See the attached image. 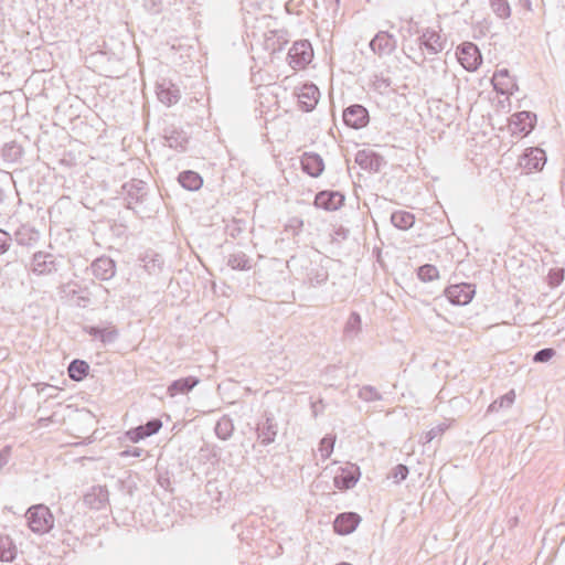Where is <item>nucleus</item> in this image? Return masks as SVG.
<instances>
[{
	"label": "nucleus",
	"mask_w": 565,
	"mask_h": 565,
	"mask_svg": "<svg viewBox=\"0 0 565 565\" xmlns=\"http://www.w3.org/2000/svg\"><path fill=\"white\" fill-rule=\"evenodd\" d=\"M26 520L32 532L47 533L54 525V516L50 509L43 504L33 505L26 511Z\"/></svg>",
	"instance_id": "nucleus-1"
},
{
	"label": "nucleus",
	"mask_w": 565,
	"mask_h": 565,
	"mask_svg": "<svg viewBox=\"0 0 565 565\" xmlns=\"http://www.w3.org/2000/svg\"><path fill=\"white\" fill-rule=\"evenodd\" d=\"M313 58V50L308 40H300L292 44L288 52L289 65L294 70L305 68Z\"/></svg>",
	"instance_id": "nucleus-2"
},
{
	"label": "nucleus",
	"mask_w": 565,
	"mask_h": 565,
	"mask_svg": "<svg viewBox=\"0 0 565 565\" xmlns=\"http://www.w3.org/2000/svg\"><path fill=\"white\" fill-rule=\"evenodd\" d=\"M456 56L460 65L469 71H476L482 62L478 46L472 42H465L457 47Z\"/></svg>",
	"instance_id": "nucleus-3"
},
{
	"label": "nucleus",
	"mask_w": 565,
	"mask_h": 565,
	"mask_svg": "<svg viewBox=\"0 0 565 565\" xmlns=\"http://www.w3.org/2000/svg\"><path fill=\"white\" fill-rule=\"evenodd\" d=\"M476 294V287L472 284L461 282L450 285L445 289V296L452 305H468Z\"/></svg>",
	"instance_id": "nucleus-4"
},
{
	"label": "nucleus",
	"mask_w": 565,
	"mask_h": 565,
	"mask_svg": "<svg viewBox=\"0 0 565 565\" xmlns=\"http://www.w3.org/2000/svg\"><path fill=\"white\" fill-rule=\"evenodd\" d=\"M122 191L126 194L125 201L127 209L134 210L136 205L141 203L147 195L146 182L138 179H132L122 185Z\"/></svg>",
	"instance_id": "nucleus-5"
},
{
	"label": "nucleus",
	"mask_w": 565,
	"mask_h": 565,
	"mask_svg": "<svg viewBox=\"0 0 565 565\" xmlns=\"http://www.w3.org/2000/svg\"><path fill=\"white\" fill-rule=\"evenodd\" d=\"M369 119V111L362 105H351L343 110V121L348 127L360 129L367 125Z\"/></svg>",
	"instance_id": "nucleus-6"
},
{
	"label": "nucleus",
	"mask_w": 565,
	"mask_h": 565,
	"mask_svg": "<svg viewBox=\"0 0 565 565\" xmlns=\"http://www.w3.org/2000/svg\"><path fill=\"white\" fill-rule=\"evenodd\" d=\"M536 115L531 111H519L510 118V130L513 135L526 136L534 127Z\"/></svg>",
	"instance_id": "nucleus-7"
},
{
	"label": "nucleus",
	"mask_w": 565,
	"mask_h": 565,
	"mask_svg": "<svg viewBox=\"0 0 565 565\" xmlns=\"http://www.w3.org/2000/svg\"><path fill=\"white\" fill-rule=\"evenodd\" d=\"M396 39L386 31H380L370 42V49L379 56L390 55L396 49Z\"/></svg>",
	"instance_id": "nucleus-8"
},
{
	"label": "nucleus",
	"mask_w": 565,
	"mask_h": 565,
	"mask_svg": "<svg viewBox=\"0 0 565 565\" xmlns=\"http://www.w3.org/2000/svg\"><path fill=\"white\" fill-rule=\"evenodd\" d=\"M299 108L303 111H311L318 104L320 92L315 84H305L297 93Z\"/></svg>",
	"instance_id": "nucleus-9"
},
{
	"label": "nucleus",
	"mask_w": 565,
	"mask_h": 565,
	"mask_svg": "<svg viewBox=\"0 0 565 565\" xmlns=\"http://www.w3.org/2000/svg\"><path fill=\"white\" fill-rule=\"evenodd\" d=\"M355 162L363 170L372 172H379L385 164L383 157L369 149L359 150L355 154Z\"/></svg>",
	"instance_id": "nucleus-10"
},
{
	"label": "nucleus",
	"mask_w": 565,
	"mask_h": 565,
	"mask_svg": "<svg viewBox=\"0 0 565 565\" xmlns=\"http://www.w3.org/2000/svg\"><path fill=\"white\" fill-rule=\"evenodd\" d=\"M86 507L93 510H102L109 502V493L105 486L93 487L83 498Z\"/></svg>",
	"instance_id": "nucleus-11"
},
{
	"label": "nucleus",
	"mask_w": 565,
	"mask_h": 565,
	"mask_svg": "<svg viewBox=\"0 0 565 565\" xmlns=\"http://www.w3.org/2000/svg\"><path fill=\"white\" fill-rule=\"evenodd\" d=\"M361 522V518L354 512H344L337 515L333 522L334 532L340 535L352 533Z\"/></svg>",
	"instance_id": "nucleus-12"
},
{
	"label": "nucleus",
	"mask_w": 565,
	"mask_h": 565,
	"mask_svg": "<svg viewBox=\"0 0 565 565\" xmlns=\"http://www.w3.org/2000/svg\"><path fill=\"white\" fill-rule=\"evenodd\" d=\"M344 196L337 191H321L315 198V205L327 211H335L342 206Z\"/></svg>",
	"instance_id": "nucleus-13"
},
{
	"label": "nucleus",
	"mask_w": 565,
	"mask_h": 565,
	"mask_svg": "<svg viewBox=\"0 0 565 565\" xmlns=\"http://www.w3.org/2000/svg\"><path fill=\"white\" fill-rule=\"evenodd\" d=\"M56 263L53 254L38 252L33 255L32 270L38 275H49L56 271Z\"/></svg>",
	"instance_id": "nucleus-14"
},
{
	"label": "nucleus",
	"mask_w": 565,
	"mask_h": 565,
	"mask_svg": "<svg viewBox=\"0 0 565 565\" xmlns=\"http://www.w3.org/2000/svg\"><path fill=\"white\" fill-rule=\"evenodd\" d=\"M426 77L433 85L441 84L448 76V68L446 61L439 58H431L425 66Z\"/></svg>",
	"instance_id": "nucleus-15"
},
{
	"label": "nucleus",
	"mask_w": 565,
	"mask_h": 565,
	"mask_svg": "<svg viewBox=\"0 0 565 565\" xmlns=\"http://www.w3.org/2000/svg\"><path fill=\"white\" fill-rule=\"evenodd\" d=\"M278 433V426L271 415L266 414L265 420L257 425V437L260 444L268 446L274 443Z\"/></svg>",
	"instance_id": "nucleus-16"
},
{
	"label": "nucleus",
	"mask_w": 565,
	"mask_h": 565,
	"mask_svg": "<svg viewBox=\"0 0 565 565\" xmlns=\"http://www.w3.org/2000/svg\"><path fill=\"white\" fill-rule=\"evenodd\" d=\"M301 169L312 178L319 177L324 170V162L321 156L313 152H305L300 158Z\"/></svg>",
	"instance_id": "nucleus-17"
},
{
	"label": "nucleus",
	"mask_w": 565,
	"mask_h": 565,
	"mask_svg": "<svg viewBox=\"0 0 565 565\" xmlns=\"http://www.w3.org/2000/svg\"><path fill=\"white\" fill-rule=\"evenodd\" d=\"M93 275L100 280H109L116 274L115 262L106 256L99 257L92 263Z\"/></svg>",
	"instance_id": "nucleus-18"
},
{
	"label": "nucleus",
	"mask_w": 565,
	"mask_h": 565,
	"mask_svg": "<svg viewBox=\"0 0 565 565\" xmlns=\"http://www.w3.org/2000/svg\"><path fill=\"white\" fill-rule=\"evenodd\" d=\"M546 162L545 151L540 148H530L521 159V166L527 170H541Z\"/></svg>",
	"instance_id": "nucleus-19"
},
{
	"label": "nucleus",
	"mask_w": 565,
	"mask_h": 565,
	"mask_svg": "<svg viewBox=\"0 0 565 565\" xmlns=\"http://www.w3.org/2000/svg\"><path fill=\"white\" fill-rule=\"evenodd\" d=\"M423 45L429 53L437 54L444 50V41L438 32L427 29L419 38Z\"/></svg>",
	"instance_id": "nucleus-20"
},
{
	"label": "nucleus",
	"mask_w": 565,
	"mask_h": 565,
	"mask_svg": "<svg viewBox=\"0 0 565 565\" xmlns=\"http://www.w3.org/2000/svg\"><path fill=\"white\" fill-rule=\"evenodd\" d=\"M164 131V139L168 147L178 151H184L186 149L189 137L184 131L175 128H167Z\"/></svg>",
	"instance_id": "nucleus-21"
},
{
	"label": "nucleus",
	"mask_w": 565,
	"mask_h": 565,
	"mask_svg": "<svg viewBox=\"0 0 565 565\" xmlns=\"http://www.w3.org/2000/svg\"><path fill=\"white\" fill-rule=\"evenodd\" d=\"M199 382L200 380L195 376H188L175 380L168 386V394L171 397L175 396L177 394H186L192 391L199 384Z\"/></svg>",
	"instance_id": "nucleus-22"
},
{
	"label": "nucleus",
	"mask_w": 565,
	"mask_h": 565,
	"mask_svg": "<svg viewBox=\"0 0 565 565\" xmlns=\"http://www.w3.org/2000/svg\"><path fill=\"white\" fill-rule=\"evenodd\" d=\"M18 547L10 535L0 532V561L11 563L15 559Z\"/></svg>",
	"instance_id": "nucleus-23"
},
{
	"label": "nucleus",
	"mask_w": 565,
	"mask_h": 565,
	"mask_svg": "<svg viewBox=\"0 0 565 565\" xmlns=\"http://www.w3.org/2000/svg\"><path fill=\"white\" fill-rule=\"evenodd\" d=\"M157 96L162 104L171 106L179 102L180 90L173 84H160L157 87Z\"/></svg>",
	"instance_id": "nucleus-24"
},
{
	"label": "nucleus",
	"mask_w": 565,
	"mask_h": 565,
	"mask_svg": "<svg viewBox=\"0 0 565 565\" xmlns=\"http://www.w3.org/2000/svg\"><path fill=\"white\" fill-rule=\"evenodd\" d=\"M179 183L189 191H196L203 184V179L198 172L192 170L183 171L179 174Z\"/></svg>",
	"instance_id": "nucleus-25"
},
{
	"label": "nucleus",
	"mask_w": 565,
	"mask_h": 565,
	"mask_svg": "<svg viewBox=\"0 0 565 565\" xmlns=\"http://www.w3.org/2000/svg\"><path fill=\"white\" fill-rule=\"evenodd\" d=\"M227 265L235 270H248L252 259L243 250H234L227 257Z\"/></svg>",
	"instance_id": "nucleus-26"
},
{
	"label": "nucleus",
	"mask_w": 565,
	"mask_h": 565,
	"mask_svg": "<svg viewBox=\"0 0 565 565\" xmlns=\"http://www.w3.org/2000/svg\"><path fill=\"white\" fill-rule=\"evenodd\" d=\"M85 331L95 338H99L103 343H111L118 337V331L115 328H99V327H86Z\"/></svg>",
	"instance_id": "nucleus-27"
},
{
	"label": "nucleus",
	"mask_w": 565,
	"mask_h": 565,
	"mask_svg": "<svg viewBox=\"0 0 565 565\" xmlns=\"http://www.w3.org/2000/svg\"><path fill=\"white\" fill-rule=\"evenodd\" d=\"M391 222L396 228L406 231L414 225L415 216L407 211H396L392 213Z\"/></svg>",
	"instance_id": "nucleus-28"
},
{
	"label": "nucleus",
	"mask_w": 565,
	"mask_h": 565,
	"mask_svg": "<svg viewBox=\"0 0 565 565\" xmlns=\"http://www.w3.org/2000/svg\"><path fill=\"white\" fill-rule=\"evenodd\" d=\"M39 238H40V233L38 231H35L34 228H31L25 225L21 226L15 232V241L20 245H24V246L32 245V244L36 243L39 241Z\"/></svg>",
	"instance_id": "nucleus-29"
},
{
	"label": "nucleus",
	"mask_w": 565,
	"mask_h": 565,
	"mask_svg": "<svg viewBox=\"0 0 565 565\" xmlns=\"http://www.w3.org/2000/svg\"><path fill=\"white\" fill-rule=\"evenodd\" d=\"M23 148L15 141L4 143L2 148V158L4 161L13 163L22 158Z\"/></svg>",
	"instance_id": "nucleus-30"
},
{
	"label": "nucleus",
	"mask_w": 565,
	"mask_h": 565,
	"mask_svg": "<svg viewBox=\"0 0 565 565\" xmlns=\"http://www.w3.org/2000/svg\"><path fill=\"white\" fill-rule=\"evenodd\" d=\"M89 365L83 360H73L68 365V376L74 381H82L88 373Z\"/></svg>",
	"instance_id": "nucleus-31"
},
{
	"label": "nucleus",
	"mask_w": 565,
	"mask_h": 565,
	"mask_svg": "<svg viewBox=\"0 0 565 565\" xmlns=\"http://www.w3.org/2000/svg\"><path fill=\"white\" fill-rule=\"evenodd\" d=\"M215 434L220 439L227 440L234 431L233 420L228 416L221 417L215 425Z\"/></svg>",
	"instance_id": "nucleus-32"
},
{
	"label": "nucleus",
	"mask_w": 565,
	"mask_h": 565,
	"mask_svg": "<svg viewBox=\"0 0 565 565\" xmlns=\"http://www.w3.org/2000/svg\"><path fill=\"white\" fill-rule=\"evenodd\" d=\"M307 276L309 285L311 287H318L328 280L329 273L323 266L317 265L309 270Z\"/></svg>",
	"instance_id": "nucleus-33"
},
{
	"label": "nucleus",
	"mask_w": 565,
	"mask_h": 565,
	"mask_svg": "<svg viewBox=\"0 0 565 565\" xmlns=\"http://www.w3.org/2000/svg\"><path fill=\"white\" fill-rule=\"evenodd\" d=\"M359 480V476L353 471H342L341 475L334 477V486L340 490L353 488Z\"/></svg>",
	"instance_id": "nucleus-34"
},
{
	"label": "nucleus",
	"mask_w": 565,
	"mask_h": 565,
	"mask_svg": "<svg viewBox=\"0 0 565 565\" xmlns=\"http://www.w3.org/2000/svg\"><path fill=\"white\" fill-rule=\"evenodd\" d=\"M514 399L515 393L512 390L504 394L503 396H501L500 398L493 401L488 407V413H494L499 412L503 407H510L514 403Z\"/></svg>",
	"instance_id": "nucleus-35"
},
{
	"label": "nucleus",
	"mask_w": 565,
	"mask_h": 565,
	"mask_svg": "<svg viewBox=\"0 0 565 565\" xmlns=\"http://www.w3.org/2000/svg\"><path fill=\"white\" fill-rule=\"evenodd\" d=\"M493 13L500 19H508L511 15V7L508 0H490Z\"/></svg>",
	"instance_id": "nucleus-36"
},
{
	"label": "nucleus",
	"mask_w": 565,
	"mask_h": 565,
	"mask_svg": "<svg viewBox=\"0 0 565 565\" xmlns=\"http://www.w3.org/2000/svg\"><path fill=\"white\" fill-rule=\"evenodd\" d=\"M417 276L422 281L428 282V281L438 279L439 271L436 266L430 265V264H425L418 268Z\"/></svg>",
	"instance_id": "nucleus-37"
},
{
	"label": "nucleus",
	"mask_w": 565,
	"mask_h": 565,
	"mask_svg": "<svg viewBox=\"0 0 565 565\" xmlns=\"http://www.w3.org/2000/svg\"><path fill=\"white\" fill-rule=\"evenodd\" d=\"M358 396L364 402H375L383 399L382 394L374 386L371 385L362 386L359 390Z\"/></svg>",
	"instance_id": "nucleus-38"
},
{
	"label": "nucleus",
	"mask_w": 565,
	"mask_h": 565,
	"mask_svg": "<svg viewBox=\"0 0 565 565\" xmlns=\"http://www.w3.org/2000/svg\"><path fill=\"white\" fill-rule=\"evenodd\" d=\"M270 35L266 36L265 40V47L268 51H271V53H275L277 51L282 50V45L286 43V41L281 42L280 36L278 35L277 31H270Z\"/></svg>",
	"instance_id": "nucleus-39"
},
{
	"label": "nucleus",
	"mask_w": 565,
	"mask_h": 565,
	"mask_svg": "<svg viewBox=\"0 0 565 565\" xmlns=\"http://www.w3.org/2000/svg\"><path fill=\"white\" fill-rule=\"evenodd\" d=\"M334 443H335L334 436H326L321 439L318 450L323 460L328 459L331 456V454L333 451Z\"/></svg>",
	"instance_id": "nucleus-40"
},
{
	"label": "nucleus",
	"mask_w": 565,
	"mask_h": 565,
	"mask_svg": "<svg viewBox=\"0 0 565 565\" xmlns=\"http://www.w3.org/2000/svg\"><path fill=\"white\" fill-rule=\"evenodd\" d=\"M361 329V317L358 312H351L344 327L347 334H356Z\"/></svg>",
	"instance_id": "nucleus-41"
},
{
	"label": "nucleus",
	"mask_w": 565,
	"mask_h": 565,
	"mask_svg": "<svg viewBox=\"0 0 565 565\" xmlns=\"http://www.w3.org/2000/svg\"><path fill=\"white\" fill-rule=\"evenodd\" d=\"M504 78H509V71L507 68L497 71L492 78L494 89L500 92L501 94H504L508 92V88L503 87V86H507L508 83L501 82V79H504Z\"/></svg>",
	"instance_id": "nucleus-42"
},
{
	"label": "nucleus",
	"mask_w": 565,
	"mask_h": 565,
	"mask_svg": "<svg viewBox=\"0 0 565 565\" xmlns=\"http://www.w3.org/2000/svg\"><path fill=\"white\" fill-rule=\"evenodd\" d=\"M391 78L384 77L383 75H374L372 81V87L380 94L387 93L388 88L391 87Z\"/></svg>",
	"instance_id": "nucleus-43"
},
{
	"label": "nucleus",
	"mask_w": 565,
	"mask_h": 565,
	"mask_svg": "<svg viewBox=\"0 0 565 565\" xmlns=\"http://www.w3.org/2000/svg\"><path fill=\"white\" fill-rule=\"evenodd\" d=\"M564 280L563 268H552L547 275V281L551 287L559 286Z\"/></svg>",
	"instance_id": "nucleus-44"
},
{
	"label": "nucleus",
	"mask_w": 565,
	"mask_h": 565,
	"mask_svg": "<svg viewBox=\"0 0 565 565\" xmlns=\"http://www.w3.org/2000/svg\"><path fill=\"white\" fill-rule=\"evenodd\" d=\"M555 354H556V351L554 349L545 348V349L539 350L534 354L533 361L536 363H545V362H548Z\"/></svg>",
	"instance_id": "nucleus-45"
},
{
	"label": "nucleus",
	"mask_w": 565,
	"mask_h": 565,
	"mask_svg": "<svg viewBox=\"0 0 565 565\" xmlns=\"http://www.w3.org/2000/svg\"><path fill=\"white\" fill-rule=\"evenodd\" d=\"M408 472V467L399 463L392 469L391 477L396 483H399L407 478Z\"/></svg>",
	"instance_id": "nucleus-46"
},
{
	"label": "nucleus",
	"mask_w": 565,
	"mask_h": 565,
	"mask_svg": "<svg viewBox=\"0 0 565 565\" xmlns=\"http://www.w3.org/2000/svg\"><path fill=\"white\" fill-rule=\"evenodd\" d=\"M141 427L145 429V433H147L149 437L157 434L160 430V428L162 427V423L160 419L153 418L147 422L146 425H141Z\"/></svg>",
	"instance_id": "nucleus-47"
},
{
	"label": "nucleus",
	"mask_w": 565,
	"mask_h": 565,
	"mask_svg": "<svg viewBox=\"0 0 565 565\" xmlns=\"http://www.w3.org/2000/svg\"><path fill=\"white\" fill-rule=\"evenodd\" d=\"M162 259L159 255H154L153 257L149 258L145 263V268L150 273H156L157 270H160L162 267Z\"/></svg>",
	"instance_id": "nucleus-48"
},
{
	"label": "nucleus",
	"mask_w": 565,
	"mask_h": 565,
	"mask_svg": "<svg viewBox=\"0 0 565 565\" xmlns=\"http://www.w3.org/2000/svg\"><path fill=\"white\" fill-rule=\"evenodd\" d=\"M127 436L128 438L132 441V443H138L139 440L148 437V434L145 433V429L140 426L136 427V428H132L130 429L128 433H127Z\"/></svg>",
	"instance_id": "nucleus-49"
},
{
	"label": "nucleus",
	"mask_w": 565,
	"mask_h": 565,
	"mask_svg": "<svg viewBox=\"0 0 565 565\" xmlns=\"http://www.w3.org/2000/svg\"><path fill=\"white\" fill-rule=\"evenodd\" d=\"M11 237L8 232L0 230V255L6 253L10 247Z\"/></svg>",
	"instance_id": "nucleus-50"
},
{
	"label": "nucleus",
	"mask_w": 565,
	"mask_h": 565,
	"mask_svg": "<svg viewBox=\"0 0 565 565\" xmlns=\"http://www.w3.org/2000/svg\"><path fill=\"white\" fill-rule=\"evenodd\" d=\"M143 452V449L139 448V447H132V448H129V449H126V450H122L119 456L121 458H126V457H140Z\"/></svg>",
	"instance_id": "nucleus-51"
},
{
	"label": "nucleus",
	"mask_w": 565,
	"mask_h": 565,
	"mask_svg": "<svg viewBox=\"0 0 565 565\" xmlns=\"http://www.w3.org/2000/svg\"><path fill=\"white\" fill-rule=\"evenodd\" d=\"M441 433H443V428L439 426L431 428L425 435V443H430L433 439H435Z\"/></svg>",
	"instance_id": "nucleus-52"
},
{
	"label": "nucleus",
	"mask_w": 565,
	"mask_h": 565,
	"mask_svg": "<svg viewBox=\"0 0 565 565\" xmlns=\"http://www.w3.org/2000/svg\"><path fill=\"white\" fill-rule=\"evenodd\" d=\"M520 4L527 11H532L531 0H520Z\"/></svg>",
	"instance_id": "nucleus-53"
},
{
	"label": "nucleus",
	"mask_w": 565,
	"mask_h": 565,
	"mask_svg": "<svg viewBox=\"0 0 565 565\" xmlns=\"http://www.w3.org/2000/svg\"><path fill=\"white\" fill-rule=\"evenodd\" d=\"M8 455H9L8 450H6V449L1 450L0 451V461H6L8 458Z\"/></svg>",
	"instance_id": "nucleus-54"
},
{
	"label": "nucleus",
	"mask_w": 565,
	"mask_h": 565,
	"mask_svg": "<svg viewBox=\"0 0 565 565\" xmlns=\"http://www.w3.org/2000/svg\"><path fill=\"white\" fill-rule=\"evenodd\" d=\"M6 199V193L3 191V189L0 186V203H2Z\"/></svg>",
	"instance_id": "nucleus-55"
}]
</instances>
